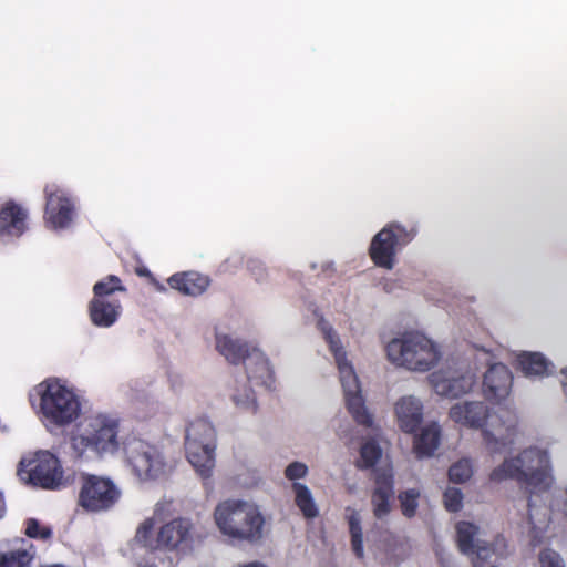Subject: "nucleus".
<instances>
[{
  "mask_svg": "<svg viewBox=\"0 0 567 567\" xmlns=\"http://www.w3.org/2000/svg\"><path fill=\"white\" fill-rule=\"evenodd\" d=\"M473 475V466L467 458H462L452 464L449 470L450 481L456 484H462L468 481Z\"/></svg>",
  "mask_w": 567,
  "mask_h": 567,
  "instance_id": "32",
  "label": "nucleus"
},
{
  "mask_svg": "<svg viewBox=\"0 0 567 567\" xmlns=\"http://www.w3.org/2000/svg\"><path fill=\"white\" fill-rule=\"evenodd\" d=\"M394 410L400 429L406 433L414 432L423 420V404L413 395L401 398Z\"/></svg>",
  "mask_w": 567,
  "mask_h": 567,
  "instance_id": "21",
  "label": "nucleus"
},
{
  "mask_svg": "<svg viewBox=\"0 0 567 567\" xmlns=\"http://www.w3.org/2000/svg\"><path fill=\"white\" fill-rule=\"evenodd\" d=\"M186 456L202 478L210 477L215 467V430L204 420L193 422L186 432Z\"/></svg>",
  "mask_w": 567,
  "mask_h": 567,
  "instance_id": "9",
  "label": "nucleus"
},
{
  "mask_svg": "<svg viewBox=\"0 0 567 567\" xmlns=\"http://www.w3.org/2000/svg\"><path fill=\"white\" fill-rule=\"evenodd\" d=\"M3 511H4V502H3L2 495L0 494V517H2Z\"/></svg>",
  "mask_w": 567,
  "mask_h": 567,
  "instance_id": "44",
  "label": "nucleus"
},
{
  "mask_svg": "<svg viewBox=\"0 0 567 567\" xmlns=\"http://www.w3.org/2000/svg\"><path fill=\"white\" fill-rule=\"evenodd\" d=\"M155 518L144 519L136 529L135 540L148 549H161L159 529L155 533Z\"/></svg>",
  "mask_w": 567,
  "mask_h": 567,
  "instance_id": "28",
  "label": "nucleus"
},
{
  "mask_svg": "<svg viewBox=\"0 0 567 567\" xmlns=\"http://www.w3.org/2000/svg\"><path fill=\"white\" fill-rule=\"evenodd\" d=\"M538 567H565V563L557 551L546 548L539 553Z\"/></svg>",
  "mask_w": 567,
  "mask_h": 567,
  "instance_id": "37",
  "label": "nucleus"
},
{
  "mask_svg": "<svg viewBox=\"0 0 567 567\" xmlns=\"http://www.w3.org/2000/svg\"><path fill=\"white\" fill-rule=\"evenodd\" d=\"M167 282L172 289L182 295L197 297L207 290L210 279L197 271H184L174 274Z\"/></svg>",
  "mask_w": 567,
  "mask_h": 567,
  "instance_id": "22",
  "label": "nucleus"
},
{
  "mask_svg": "<svg viewBox=\"0 0 567 567\" xmlns=\"http://www.w3.org/2000/svg\"><path fill=\"white\" fill-rule=\"evenodd\" d=\"M381 449L374 441H368L361 447V460L365 466H372L381 457Z\"/></svg>",
  "mask_w": 567,
  "mask_h": 567,
  "instance_id": "35",
  "label": "nucleus"
},
{
  "mask_svg": "<svg viewBox=\"0 0 567 567\" xmlns=\"http://www.w3.org/2000/svg\"><path fill=\"white\" fill-rule=\"evenodd\" d=\"M561 386H563V391L564 393L567 395V367L561 369Z\"/></svg>",
  "mask_w": 567,
  "mask_h": 567,
  "instance_id": "43",
  "label": "nucleus"
},
{
  "mask_svg": "<svg viewBox=\"0 0 567 567\" xmlns=\"http://www.w3.org/2000/svg\"><path fill=\"white\" fill-rule=\"evenodd\" d=\"M513 375L503 363L491 364L483 377V391L491 401L499 402L511 392Z\"/></svg>",
  "mask_w": 567,
  "mask_h": 567,
  "instance_id": "17",
  "label": "nucleus"
},
{
  "mask_svg": "<svg viewBox=\"0 0 567 567\" xmlns=\"http://www.w3.org/2000/svg\"><path fill=\"white\" fill-rule=\"evenodd\" d=\"M419 497L420 493L416 489H408L399 495L402 514L405 517L411 518L415 515Z\"/></svg>",
  "mask_w": 567,
  "mask_h": 567,
  "instance_id": "33",
  "label": "nucleus"
},
{
  "mask_svg": "<svg viewBox=\"0 0 567 567\" xmlns=\"http://www.w3.org/2000/svg\"><path fill=\"white\" fill-rule=\"evenodd\" d=\"M213 517L219 533L228 538L256 542L262 537L265 517L252 502L225 499L216 505Z\"/></svg>",
  "mask_w": 567,
  "mask_h": 567,
  "instance_id": "5",
  "label": "nucleus"
},
{
  "mask_svg": "<svg viewBox=\"0 0 567 567\" xmlns=\"http://www.w3.org/2000/svg\"><path fill=\"white\" fill-rule=\"evenodd\" d=\"M40 399L39 411L48 427L62 429L82 414V403L75 389L60 378H48L34 388Z\"/></svg>",
  "mask_w": 567,
  "mask_h": 567,
  "instance_id": "4",
  "label": "nucleus"
},
{
  "mask_svg": "<svg viewBox=\"0 0 567 567\" xmlns=\"http://www.w3.org/2000/svg\"><path fill=\"white\" fill-rule=\"evenodd\" d=\"M116 292L126 293L127 288L115 275H109L94 284L93 298L87 305L89 318L93 326L110 328L118 321L123 307L121 300L115 297Z\"/></svg>",
  "mask_w": 567,
  "mask_h": 567,
  "instance_id": "6",
  "label": "nucleus"
},
{
  "mask_svg": "<svg viewBox=\"0 0 567 567\" xmlns=\"http://www.w3.org/2000/svg\"><path fill=\"white\" fill-rule=\"evenodd\" d=\"M44 196V220L47 226L52 229L69 227L74 215V204L71 198L56 184L45 185Z\"/></svg>",
  "mask_w": 567,
  "mask_h": 567,
  "instance_id": "14",
  "label": "nucleus"
},
{
  "mask_svg": "<svg viewBox=\"0 0 567 567\" xmlns=\"http://www.w3.org/2000/svg\"><path fill=\"white\" fill-rule=\"evenodd\" d=\"M489 477L494 482L515 478L530 494L546 493L554 482L549 454L537 446L525 449L516 457L506 458L492 471Z\"/></svg>",
  "mask_w": 567,
  "mask_h": 567,
  "instance_id": "2",
  "label": "nucleus"
},
{
  "mask_svg": "<svg viewBox=\"0 0 567 567\" xmlns=\"http://www.w3.org/2000/svg\"><path fill=\"white\" fill-rule=\"evenodd\" d=\"M235 404L246 411L255 412L257 409L256 398L251 392H245L243 395L234 398Z\"/></svg>",
  "mask_w": 567,
  "mask_h": 567,
  "instance_id": "41",
  "label": "nucleus"
},
{
  "mask_svg": "<svg viewBox=\"0 0 567 567\" xmlns=\"http://www.w3.org/2000/svg\"><path fill=\"white\" fill-rule=\"evenodd\" d=\"M536 495L537 494H532L528 503L529 535L535 545L543 542L550 523L549 508L538 505Z\"/></svg>",
  "mask_w": 567,
  "mask_h": 567,
  "instance_id": "23",
  "label": "nucleus"
},
{
  "mask_svg": "<svg viewBox=\"0 0 567 567\" xmlns=\"http://www.w3.org/2000/svg\"><path fill=\"white\" fill-rule=\"evenodd\" d=\"M292 492L295 494L296 504L302 514L308 518L316 517L318 515V508L308 486L301 483H293Z\"/></svg>",
  "mask_w": 567,
  "mask_h": 567,
  "instance_id": "29",
  "label": "nucleus"
},
{
  "mask_svg": "<svg viewBox=\"0 0 567 567\" xmlns=\"http://www.w3.org/2000/svg\"><path fill=\"white\" fill-rule=\"evenodd\" d=\"M124 451L127 465L140 482L161 480L173 468L172 463L157 446L142 440L128 441L124 445Z\"/></svg>",
  "mask_w": 567,
  "mask_h": 567,
  "instance_id": "8",
  "label": "nucleus"
},
{
  "mask_svg": "<svg viewBox=\"0 0 567 567\" xmlns=\"http://www.w3.org/2000/svg\"><path fill=\"white\" fill-rule=\"evenodd\" d=\"M460 549L473 556L474 567H480L478 561H485L494 554V547L485 539L480 528L471 523L461 522L456 526Z\"/></svg>",
  "mask_w": 567,
  "mask_h": 567,
  "instance_id": "15",
  "label": "nucleus"
},
{
  "mask_svg": "<svg viewBox=\"0 0 567 567\" xmlns=\"http://www.w3.org/2000/svg\"><path fill=\"white\" fill-rule=\"evenodd\" d=\"M216 347L220 354H249L247 349L237 348L236 343L227 336L218 337Z\"/></svg>",
  "mask_w": 567,
  "mask_h": 567,
  "instance_id": "39",
  "label": "nucleus"
},
{
  "mask_svg": "<svg viewBox=\"0 0 567 567\" xmlns=\"http://www.w3.org/2000/svg\"><path fill=\"white\" fill-rule=\"evenodd\" d=\"M17 475L25 484L54 489L62 484L63 470L52 453L38 451L28 453L20 460Z\"/></svg>",
  "mask_w": 567,
  "mask_h": 567,
  "instance_id": "10",
  "label": "nucleus"
},
{
  "mask_svg": "<svg viewBox=\"0 0 567 567\" xmlns=\"http://www.w3.org/2000/svg\"><path fill=\"white\" fill-rule=\"evenodd\" d=\"M118 420L105 413L86 416L71 437L73 454L90 461L113 455L120 447Z\"/></svg>",
  "mask_w": 567,
  "mask_h": 567,
  "instance_id": "3",
  "label": "nucleus"
},
{
  "mask_svg": "<svg viewBox=\"0 0 567 567\" xmlns=\"http://www.w3.org/2000/svg\"><path fill=\"white\" fill-rule=\"evenodd\" d=\"M28 212L14 200L0 205V236L20 237L27 230Z\"/></svg>",
  "mask_w": 567,
  "mask_h": 567,
  "instance_id": "18",
  "label": "nucleus"
},
{
  "mask_svg": "<svg viewBox=\"0 0 567 567\" xmlns=\"http://www.w3.org/2000/svg\"><path fill=\"white\" fill-rule=\"evenodd\" d=\"M135 274H136L137 276H140V277H145V278H151V279H153V275H152V272H151L146 267H144V266H142V267H137V268L135 269Z\"/></svg>",
  "mask_w": 567,
  "mask_h": 567,
  "instance_id": "42",
  "label": "nucleus"
},
{
  "mask_svg": "<svg viewBox=\"0 0 567 567\" xmlns=\"http://www.w3.org/2000/svg\"><path fill=\"white\" fill-rule=\"evenodd\" d=\"M518 369L526 378H544L553 374L555 364L546 357H518Z\"/></svg>",
  "mask_w": 567,
  "mask_h": 567,
  "instance_id": "25",
  "label": "nucleus"
},
{
  "mask_svg": "<svg viewBox=\"0 0 567 567\" xmlns=\"http://www.w3.org/2000/svg\"><path fill=\"white\" fill-rule=\"evenodd\" d=\"M308 472L309 468L305 463L295 461L286 467L285 476L290 481H296L305 478L308 475Z\"/></svg>",
  "mask_w": 567,
  "mask_h": 567,
  "instance_id": "40",
  "label": "nucleus"
},
{
  "mask_svg": "<svg viewBox=\"0 0 567 567\" xmlns=\"http://www.w3.org/2000/svg\"><path fill=\"white\" fill-rule=\"evenodd\" d=\"M391 363L409 371L425 372L434 365V357H390Z\"/></svg>",
  "mask_w": 567,
  "mask_h": 567,
  "instance_id": "30",
  "label": "nucleus"
},
{
  "mask_svg": "<svg viewBox=\"0 0 567 567\" xmlns=\"http://www.w3.org/2000/svg\"><path fill=\"white\" fill-rule=\"evenodd\" d=\"M519 354H528V355H532V354H542L540 352H536V351H522Z\"/></svg>",
  "mask_w": 567,
  "mask_h": 567,
  "instance_id": "45",
  "label": "nucleus"
},
{
  "mask_svg": "<svg viewBox=\"0 0 567 567\" xmlns=\"http://www.w3.org/2000/svg\"><path fill=\"white\" fill-rule=\"evenodd\" d=\"M450 419L463 426L482 429L485 447L491 453H499L514 443L516 421L513 416L503 419L492 415L482 401H463L451 406Z\"/></svg>",
  "mask_w": 567,
  "mask_h": 567,
  "instance_id": "1",
  "label": "nucleus"
},
{
  "mask_svg": "<svg viewBox=\"0 0 567 567\" xmlns=\"http://www.w3.org/2000/svg\"><path fill=\"white\" fill-rule=\"evenodd\" d=\"M443 501L447 511L457 512L462 508L463 495L458 488L449 487L444 493Z\"/></svg>",
  "mask_w": 567,
  "mask_h": 567,
  "instance_id": "38",
  "label": "nucleus"
},
{
  "mask_svg": "<svg viewBox=\"0 0 567 567\" xmlns=\"http://www.w3.org/2000/svg\"><path fill=\"white\" fill-rule=\"evenodd\" d=\"M247 359H249L246 363L248 377L259 381L268 390H274L276 380L269 361L265 357H247Z\"/></svg>",
  "mask_w": 567,
  "mask_h": 567,
  "instance_id": "26",
  "label": "nucleus"
},
{
  "mask_svg": "<svg viewBox=\"0 0 567 567\" xmlns=\"http://www.w3.org/2000/svg\"><path fill=\"white\" fill-rule=\"evenodd\" d=\"M441 427L437 423L431 422L422 427L421 433L415 435L413 452L419 458L430 457L440 445Z\"/></svg>",
  "mask_w": 567,
  "mask_h": 567,
  "instance_id": "24",
  "label": "nucleus"
},
{
  "mask_svg": "<svg viewBox=\"0 0 567 567\" xmlns=\"http://www.w3.org/2000/svg\"><path fill=\"white\" fill-rule=\"evenodd\" d=\"M417 235L414 225L404 226L398 221L386 224L371 239L368 252L374 266L392 270L396 264L398 252L409 245Z\"/></svg>",
  "mask_w": 567,
  "mask_h": 567,
  "instance_id": "7",
  "label": "nucleus"
},
{
  "mask_svg": "<svg viewBox=\"0 0 567 567\" xmlns=\"http://www.w3.org/2000/svg\"><path fill=\"white\" fill-rule=\"evenodd\" d=\"M393 481L389 472L375 473V488L372 493L371 505L375 518L383 519L392 509Z\"/></svg>",
  "mask_w": 567,
  "mask_h": 567,
  "instance_id": "19",
  "label": "nucleus"
},
{
  "mask_svg": "<svg viewBox=\"0 0 567 567\" xmlns=\"http://www.w3.org/2000/svg\"><path fill=\"white\" fill-rule=\"evenodd\" d=\"M430 381L439 395L456 398L472 390L475 383V375L471 372H466L460 377L445 378L441 373H432Z\"/></svg>",
  "mask_w": 567,
  "mask_h": 567,
  "instance_id": "20",
  "label": "nucleus"
},
{
  "mask_svg": "<svg viewBox=\"0 0 567 567\" xmlns=\"http://www.w3.org/2000/svg\"><path fill=\"white\" fill-rule=\"evenodd\" d=\"M34 554L28 549H18L0 555V567H28Z\"/></svg>",
  "mask_w": 567,
  "mask_h": 567,
  "instance_id": "31",
  "label": "nucleus"
},
{
  "mask_svg": "<svg viewBox=\"0 0 567 567\" xmlns=\"http://www.w3.org/2000/svg\"><path fill=\"white\" fill-rule=\"evenodd\" d=\"M202 539L196 525L187 518H175L159 527L162 550L186 556L194 551Z\"/></svg>",
  "mask_w": 567,
  "mask_h": 567,
  "instance_id": "11",
  "label": "nucleus"
},
{
  "mask_svg": "<svg viewBox=\"0 0 567 567\" xmlns=\"http://www.w3.org/2000/svg\"><path fill=\"white\" fill-rule=\"evenodd\" d=\"M319 326L324 334L326 341L330 346V351L333 354H341L340 351L342 349V346H341L340 339H339L337 332L333 330V328L324 320H320Z\"/></svg>",
  "mask_w": 567,
  "mask_h": 567,
  "instance_id": "36",
  "label": "nucleus"
},
{
  "mask_svg": "<svg viewBox=\"0 0 567 567\" xmlns=\"http://www.w3.org/2000/svg\"><path fill=\"white\" fill-rule=\"evenodd\" d=\"M347 512V520L349 524V532L351 536V548L353 554L359 559L364 558V549H363V533L361 527V515L358 511L348 507Z\"/></svg>",
  "mask_w": 567,
  "mask_h": 567,
  "instance_id": "27",
  "label": "nucleus"
},
{
  "mask_svg": "<svg viewBox=\"0 0 567 567\" xmlns=\"http://www.w3.org/2000/svg\"><path fill=\"white\" fill-rule=\"evenodd\" d=\"M337 365L340 375V382L344 391L347 406L358 423L371 425L372 417L368 413L363 399L361 396V388L358 375L352 363L347 357H338Z\"/></svg>",
  "mask_w": 567,
  "mask_h": 567,
  "instance_id": "13",
  "label": "nucleus"
},
{
  "mask_svg": "<svg viewBox=\"0 0 567 567\" xmlns=\"http://www.w3.org/2000/svg\"><path fill=\"white\" fill-rule=\"evenodd\" d=\"M25 534L31 538L48 539L51 537V528L42 525L39 520L30 518L25 523Z\"/></svg>",
  "mask_w": 567,
  "mask_h": 567,
  "instance_id": "34",
  "label": "nucleus"
},
{
  "mask_svg": "<svg viewBox=\"0 0 567 567\" xmlns=\"http://www.w3.org/2000/svg\"><path fill=\"white\" fill-rule=\"evenodd\" d=\"M386 354H440L434 342L417 331L404 332L385 346Z\"/></svg>",
  "mask_w": 567,
  "mask_h": 567,
  "instance_id": "16",
  "label": "nucleus"
},
{
  "mask_svg": "<svg viewBox=\"0 0 567 567\" xmlns=\"http://www.w3.org/2000/svg\"><path fill=\"white\" fill-rule=\"evenodd\" d=\"M121 491L109 478L90 475L84 478L80 492V504L87 511L101 512L112 507L120 498Z\"/></svg>",
  "mask_w": 567,
  "mask_h": 567,
  "instance_id": "12",
  "label": "nucleus"
}]
</instances>
